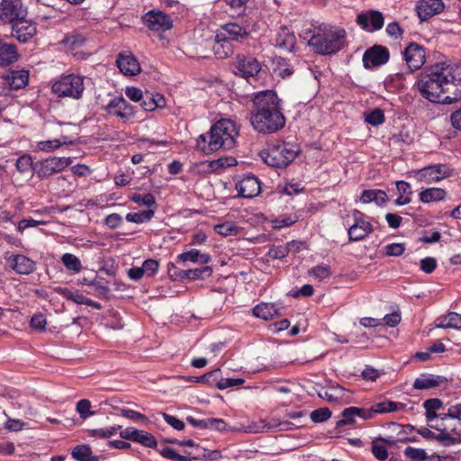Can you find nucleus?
Masks as SVG:
<instances>
[{
    "instance_id": "nucleus-60",
    "label": "nucleus",
    "mask_w": 461,
    "mask_h": 461,
    "mask_svg": "<svg viewBox=\"0 0 461 461\" xmlns=\"http://www.w3.org/2000/svg\"><path fill=\"white\" fill-rule=\"evenodd\" d=\"M162 416L165 421L175 429L183 430L185 429L184 421L180 420L176 416L167 414L166 412H164Z\"/></svg>"
},
{
    "instance_id": "nucleus-63",
    "label": "nucleus",
    "mask_w": 461,
    "mask_h": 461,
    "mask_svg": "<svg viewBox=\"0 0 461 461\" xmlns=\"http://www.w3.org/2000/svg\"><path fill=\"white\" fill-rule=\"evenodd\" d=\"M126 96L133 102H140L145 93L141 89L134 86L127 87L125 89Z\"/></svg>"
},
{
    "instance_id": "nucleus-30",
    "label": "nucleus",
    "mask_w": 461,
    "mask_h": 461,
    "mask_svg": "<svg viewBox=\"0 0 461 461\" xmlns=\"http://www.w3.org/2000/svg\"><path fill=\"white\" fill-rule=\"evenodd\" d=\"M406 408V404L401 402L386 400L373 404V411L375 414L391 413L402 411Z\"/></svg>"
},
{
    "instance_id": "nucleus-36",
    "label": "nucleus",
    "mask_w": 461,
    "mask_h": 461,
    "mask_svg": "<svg viewBox=\"0 0 461 461\" xmlns=\"http://www.w3.org/2000/svg\"><path fill=\"white\" fill-rule=\"evenodd\" d=\"M396 187L399 192V196L396 199L395 203L397 205L410 203L411 201V196L412 194L410 184L405 181H398L396 182Z\"/></svg>"
},
{
    "instance_id": "nucleus-21",
    "label": "nucleus",
    "mask_w": 461,
    "mask_h": 461,
    "mask_svg": "<svg viewBox=\"0 0 461 461\" xmlns=\"http://www.w3.org/2000/svg\"><path fill=\"white\" fill-rule=\"evenodd\" d=\"M357 22L363 29L372 32L383 27L384 16L379 11H371L369 14H358Z\"/></svg>"
},
{
    "instance_id": "nucleus-19",
    "label": "nucleus",
    "mask_w": 461,
    "mask_h": 461,
    "mask_svg": "<svg viewBox=\"0 0 461 461\" xmlns=\"http://www.w3.org/2000/svg\"><path fill=\"white\" fill-rule=\"evenodd\" d=\"M116 64L120 71L126 76H135L140 72V66L137 59L131 53H120Z\"/></svg>"
},
{
    "instance_id": "nucleus-37",
    "label": "nucleus",
    "mask_w": 461,
    "mask_h": 461,
    "mask_svg": "<svg viewBox=\"0 0 461 461\" xmlns=\"http://www.w3.org/2000/svg\"><path fill=\"white\" fill-rule=\"evenodd\" d=\"M431 429H434L439 431L438 434H435L434 439L440 442L445 447H449L457 443L456 438L452 437L446 429V428H442L440 425H429Z\"/></svg>"
},
{
    "instance_id": "nucleus-3",
    "label": "nucleus",
    "mask_w": 461,
    "mask_h": 461,
    "mask_svg": "<svg viewBox=\"0 0 461 461\" xmlns=\"http://www.w3.org/2000/svg\"><path fill=\"white\" fill-rule=\"evenodd\" d=\"M304 39L308 38V45L315 52L321 55H330L340 50L345 43L346 31L339 27H332L327 24L321 25L317 32L312 34L311 31L304 32Z\"/></svg>"
},
{
    "instance_id": "nucleus-56",
    "label": "nucleus",
    "mask_w": 461,
    "mask_h": 461,
    "mask_svg": "<svg viewBox=\"0 0 461 461\" xmlns=\"http://www.w3.org/2000/svg\"><path fill=\"white\" fill-rule=\"evenodd\" d=\"M267 420L260 419L258 421H251L246 426V432L261 433L267 431Z\"/></svg>"
},
{
    "instance_id": "nucleus-18",
    "label": "nucleus",
    "mask_w": 461,
    "mask_h": 461,
    "mask_svg": "<svg viewBox=\"0 0 461 461\" xmlns=\"http://www.w3.org/2000/svg\"><path fill=\"white\" fill-rule=\"evenodd\" d=\"M106 110L110 114L116 115L122 119H129L134 114L132 106L122 96L112 99Z\"/></svg>"
},
{
    "instance_id": "nucleus-62",
    "label": "nucleus",
    "mask_w": 461,
    "mask_h": 461,
    "mask_svg": "<svg viewBox=\"0 0 461 461\" xmlns=\"http://www.w3.org/2000/svg\"><path fill=\"white\" fill-rule=\"evenodd\" d=\"M85 41H86V39L84 36H82L80 34H72V35L66 37V39L64 40V42L67 45H68L69 47H71L72 49H76V48L82 46L83 43L85 42Z\"/></svg>"
},
{
    "instance_id": "nucleus-8",
    "label": "nucleus",
    "mask_w": 461,
    "mask_h": 461,
    "mask_svg": "<svg viewBox=\"0 0 461 461\" xmlns=\"http://www.w3.org/2000/svg\"><path fill=\"white\" fill-rule=\"evenodd\" d=\"M71 163V158L50 157L34 163L33 170L40 178H49L52 175L61 172Z\"/></svg>"
},
{
    "instance_id": "nucleus-51",
    "label": "nucleus",
    "mask_w": 461,
    "mask_h": 461,
    "mask_svg": "<svg viewBox=\"0 0 461 461\" xmlns=\"http://www.w3.org/2000/svg\"><path fill=\"white\" fill-rule=\"evenodd\" d=\"M309 275L321 281L331 275L330 267L329 266H316L309 270Z\"/></svg>"
},
{
    "instance_id": "nucleus-28",
    "label": "nucleus",
    "mask_w": 461,
    "mask_h": 461,
    "mask_svg": "<svg viewBox=\"0 0 461 461\" xmlns=\"http://www.w3.org/2000/svg\"><path fill=\"white\" fill-rule=\"evenodd\" d=\"M447 381V378L445 376H419L413 383V388L417 390H429L436 388Z\"/></svg>"
},
{
    "instance_id": "nucleus-17",
    "label": "nucleus",
    "mask_w": 461,
    "mask_h": 461,
    "mask_svg": "<svg viewBox=\"0 0 461 461\" xmlns=\"http://www.w3.org/2000/svg\"><path fill=\"white\" fill-rule=\"evenodd\" d=\"M239 195L243 198H253L260 193L259 180L254 176H244L237 185Z\"/></svg>"
},
{
    "instance_id": "nucleus-13",
    "label": "nucleus",
    "mask_w": 461,
    "mask_h": 461,
    "mask_svg": "<svg viewBox=\"0 0 461 461\" xmlns=\"http://www.w3.org/2000/svg\"><path fill=\"white\" fill-rule=\"evenodd\" d=\"M143 22L151 31L165 32L172 28V19L169 15L158 10H151L143 16Z\"/></svg>"
},
{
    "instance_id": "nucleus-34",
    "label": "nucleus",
    "mask_w": 461,
    "mask_h": 461,
    "mask_svg": "<svg viewBox=\"0 0 461 461\" xmlns=\"http://www.w3.org/2000/svg\"><path fill=\"white\" fill-rule=\"evenodd\" d=\"M293 246H296V250H300L302 243L298 242L296 240H293V241L288 242L285 246H282V245L275 246V245H273L269 249V250L267 252V256L270 257L273 259H282V258H285L288 255V253L291 251V249H293Z\"/></svg>"
},
{
    "instance_id": "nucleus-15",
    "label": "nucleus",
    "mask_w": 461,
    "mask_h": 461,
    "mask_svg": "<svg viewBox=\"0 0 461 461\" xmlns=\"http://www.w3.org/2000/svg\"><path fill=\"white\" fill-rule=\"evenodd\" d=\"M12 35L21 42H27L37 32L36 24L26 18L12 23Z\"/></svg>"
},
{
    "instance_id": "nucleus-46",
    "label": "nucleus",
    "mask_w": 461,
    "mask_h": 461,
    "mask_svg": "<svg viewBox=\"0 0 461 461\" xmlns=\"http://www.w3.org/2000/svg\"><path fill=\"white\" fill-rule=\"evenodd\" d=\"M91 286L94 288L95 293L98 297L109 299L110 288L106 284L103 283L97 276L92 280Z\"/></svg>"
},
{
    "instance_id": "nucleus-59",
    "label": "nucleus",
    "mask_w": 461,
    "mask_h": 461,
    "mask_svg": "<svg viewBox=\"0 0 461 461\" xmlns=\"http://www.w3.org/2000/svg\"><path fill=\"white\" fill-rule=\"evenodd\" d=\"M62 146L60 140H43L38 142V149L42 151H52Z\"/></svg>"
},
{
    "instance_id": "nucleus-38",
    "label": "nucleus",
    "mask_w": 461,
    "mask_h": 461,
    "mask_svg": "<svg viewBox=\"0 0 461 461\" xmlns=\"http://www.w3.org/2000/svg\"><path fill=\"white\" fill-rule=\"evenodd\" d=\"M60 260L68 270L78 273L82 269L81 261L73 254L65 253L62 255Z\"/></svg>"
},
{
    "instance_id": "nucleus-33",
    "label": "nucleus",
    "mask_w": 461,
    "mask_h": 461,
    "mask_svg": "<svg viewBox=\"0 0 461 461\" xmlns=\"http://www.w3.org/2000/svg\"><path fill=\"white\" fill-rule=\"evenodd\" d=\"M29 73L27 70L12 71L7 77L6 81L11 89L18 90L28 84Z\"/></svg>"
},
{
    "instance_id": "nucleus-20",
    "label": "nucleus",
    "mask_w": 461,
    "mask_h": 461,
    "mask_svg": "<svg viewBox=\"0 0 461 461\" xmlns=\"http://www.w3.org/2000/svg\"><path fill=\"white\" fill-rule=\"evenodd\" d=\"M9 267L17 274L29 275L35 270V263L24 255H14L7 258Z\"/></svg>"
},
{
    "instance_id": "nucleus-22",
    "label": "nucleus",
    "mask_w": 461,
    "mask_h": 461,
    "mask_svg": "<svg viewBox=\"0 0 461 461\" xmlns=\"http://www.w3.org/2000/svg\"><path fill=\"white\" fill-rule=\"evenodd\" d=\"M221 29L222 32L221 33H223L222 37L225 36L228 41H242L249 36V32L247 28L236 23L224 24Z\"/></svg>"
},
{
    "instance_id": "nucleus-43",
    "label": "nucleus",
    "mask_w": 461,
    "mask_h": 461,
    "mask_svg": "<svg viewBox=\"0 0 461 461\" xmlns=\"http://www.w3.org/2000/svg\"><path fill=\"white\" fill-rule=\"evenodd\" d=\"M154 216L153 210H147L141 212H129L126 214V220L130 222L143 223L149 221Z\"/></svg>"
},
{
    "instance_id": "nucleus-45",
    "label": "nucleus",
    "mask_w": 461,
    "mask_h": 461,
    "mask_svg": "<svg viewBox=\"0 0 461 461\" xmlns=\"http://www.w3.org/2000/svg\"><path fill=\"white\" fill-rule=\"evenodd\" d=\"M404 456L413 461H424L428 459L427 452L422 448L407 447L403 451Z\"/></svg>"
},
{
    "instance_id": "nucleus-54",
    "label": "nucleus",
    "mask_w": 461,
    "mask_h": 461,
    "mask_svg": "<svg viewBox=\"0 0 461 461\" xmlns=\"http://www.w3.org/2000/svg\"><path fill=\"white\" fill-rule=\"evenodd\" d=\"M90 408L91 402L87 399H82L77 403V411L83 419H86L94 414V412L90 411Z\"/></svg>"
},
{
    "instance_id": "nucleus-61",
    "label": "nucleus",
    "mask_w": 461,
    "mask_h": 461,
    "mask_svg": "<svg viewBox=\"0 0 461 461\" xmlns=\"http://www.w3.org/2000/svg\"><path fill=\"white\" fill-rule=\"evenodd\" d=\"M437 267V260L434 258L428 257L420 260V269L427 273H432Z\"/></svg>"
},
{
    "instance_id": "nucleus-4",
    "label": "nucleus",
    "mask_w": 461,
    "mask_h": 461,
    "mask_svg": "<svg viewBox=\"0 0 461 461\" xmlns=\"http://www.w3.org/2000/svg\"><path fill=\"white\" fill-rule=\"evenodd\" d=\"M298 149L295 145L284 141L271 143L260 154L262 159L270 167H285L297 156Z\"/></svg>"
},
{
    "instance_id": "nucleus-14",
    "label": "nucleus",
    "mask_w": 461,
    "mask_h": 461,
    "mask_svg": "<svg viewBox=\"0 0 461 461\" xmlns=\"http://www.w3.org/2000/svg\"><path fill=\"white\" fill-rule=\"evenodd\" d=\"M389 51L385 47L375 45L367 49L363 55V64L366 68L379 67L389 60Z\"/></svg>"
},
{
    "instance_id": "nucleus-52",
    "label": "nucleus",
    "mask_w": 461,
    "mask_h": 461,
    "mask_svg": "<svg viewBox=\"0 0 461 461\" xmlns=\"http://www.w3.org/2000/svg\"><path fill=\"white\" fill-rule=\"evenodd\" d=\"M17 170L21 173H25L31 168L33 169L34 164L32 163V157L29 155H23L18 158L15 163Z\"/></svg>"
},
{
    "instance_id": "nucleus-40",
    "label": "nucleus",
    "mask_w": 461,
    "mask_h": 461,
    "mask_svg": "<svg viewBox=\"0 0 461 461\" xmlns=\"http://www.w3.org/2000/svg\"><path fill=\"white\" fill-rule=\"evenodd\" d=\"M134 442L151 448L156 447L158 445L157 439L152 434L140 429H138V436H136Z\"/></svg>"
},
{
    "instance_id": "nucleus-49",
    "label": "nucleus",
    "mask_w": 461,
    "mask_h": 461,
    "mask_svg": "<svg viewBox=\"0 0 461 461\" xmlns=\"http://www.w3.org/2000/svg\"><path fill=\"white\" fill-rule=\"evenodd\" d=\"M55 291L61 294L64 298L69 300V301H72L77 304H83L84 303V301H85V296L82 295V294H75L73 293L72 291H70L69 289L68 288H62V287H58L55 289Z\"/></svg>"
},
{
    "instance_id": "nucleus-39",
    "label": "nucleus",
    "mask_w": 461,
    "mask_h": 461,
    "mask_svg": "<svg viewBox=\"0 0 461 461\" xmlns=\"http://www.w3.org/2000/svg\"><path fill=\"white\" fill-rule=\"evenodd\" d=\"M342 390L343 388L339 385L332 388L321 387L318 392V395L328 402H335L342 396Z\"/></svg>"
},
{
    "instance_id": "nucleus-11",
    "label": "nucleus",
    "mask_w": 461,
    "mask_h": 461,
    "mask_svg": "<svg viewBox=\"0 0 461 461\" xmlns=\"http://www.w3.org/2000/svg\"><path fill=\"white\" fill-rule=\"evenodd\" d=\"M404 60L410 71H416L420 69L426 61L425 49L416 43L411 42L403 51Z\"/></svg>"
},
{
    "instance_id": "nucleus-24",
    "label": "nucleus",
    "mask_w": 461,
    "mask_h": 461,
    "mask_svg": "<svg viewBox=\"0 0 461 461\" xmlns=\"http://www.w3.org/2000/svg\"><path fill=\"white\" fill-rule=\"evenodd\" d=\"M281 310L282 307H279L275 303H262L254 307L253 314L258 318H261L265 321H267L276 316H280Z\"/></svg>"
},
{
    "instance_id": "nucleus-25",
    "label": "nucleus",
    "mask_w": 461,
    "mask_h": 461,
    "mask_svg": "<svg viewBox=\"0 0 461 461\" xmlns=\"http://www.w3.org/2000/svg\"><path fill=\"white\" fill-rule=\"evenodd\" d=\"M140 103L141 108L147 112H151L157 108H162L166 105V100L162 95H154L148 91L145 92V95Z\"/></svg>"
},
{
    "instance_id": "nucleus-32",
    "label": "nucleus",
    "mask_w": 461,
    "mask_h": 461,
    "mask_svg": "<svg viewBox=\"0 0 461 461\" xmlns=\"http://www.w3.org/2000/svg\"><path fill=\"white\" fill-rule=\"evenodd\" d=\"M222 35L223 33L216 35V42L213 45L214 53L219 59H225L233 53L231 43Z\"/></svg>"
},
{
    "instance_id": "nucleus-7",
    "label": "nucleus",
    "mask_w": 461,
    "mask_h": 461,
    "mask_svg": "<svg viewBox=\"0 0 461 461\" xmlns=\"http://www.w3.org/2000/svg\"><path fill=\"white\" fill-rule=\"evenodd\" d=\"M233 73L236 76L249 80L259 77L262 71L261 63L253 56L238 54L232 62Z\"/></svg>"
},
{
    "instance_id": "nucleus-41",
    "label": "nucleus",
    "mask_w": 461,
    "mask_h": 461,
    "mask_svg": "<svg viewBox=\"0 0 461 461\" xmlns=\"http://www.w3.org/2000/svg\"><path fill=\"white\" fill-rule=\"evenodd\" d=\"M211 143V131L206 134H201L196 140V148L203 154H211L217 150V149L210 148Z\"/></svg>"
},
{
    "instance_id": "nucleus-55",
    "label": "nucleus",
    "mask_w": 461,
    "mask_h": 461,
    "mask_svg": "<svg viewBox=\"0 0 461 461\" xmlns=\"http://www.w3.org/2000/svg\"><path fill=\"white\" fill-rule=\"evenodd\" d=\"M384 250L388 257H399L403 254L405 247L402 243H391L386 245Z\"/></svg>"
},
{
    "instance_id": "nucleus-27",
    "label": "nucleus",
    "mask_w": 461,
    "mask_h": 461,
    "mask_svg": "<svg viewBox=\"0 0 461 461\" xmlns=\"http://www.w3.org/2000/svg\"><path fill=\"white\" fill-rule=\"evenodd\" d=\"M276 43L282 49L292 50L295 45V37L288 27L282 26L276 34Z\"/></svg>"
},
{
    "instance_id": "nucleus-12",
    "label": "nucleus",
    "mask_w": 461,
    "mask_h": 461,
    "mask_svg": "<svg viewBox=\"0 0 461 461\" xmlns=\"http://www.w3.org/2000/svg\"><path fill=\"white\" fill-rule=\"evenodd\" d=\"M449 176V169L442 164L429 166L415 172V178L427 184L438 182Z\"/></svg>"
},
{
    "instance_id": "nucleus-53",
    "label": "nucleus",
    "mask_w": 461,
    "mask_h": 461,
    "mask_svg": "<svg viewBox=\"0 0 461 461\" xmlns=\"http://www.w3.org/2000/svg\"><path fill=\"white\" fill-rule=\"evenodd\" d=\"M372 454L380 461H384L388 457L386 447L383 444H379L377 440L372 442Z\"/></svg>"
},
{
    "instance_id": "nucleus-26",
    "label": "nucleus",
    "mask_w": 461,
    "mask_h": 461,
    "mask_svg": "<svg viewBox=\"0 0 461 461\" xmlns=\"http://www.w3.org/2000/svg\"><path fill=\"white\" fill-rule=\"evenodd\" d=\"M71 456L76 461H99L101 457L94 455L92 448L86 444H79L74 447L71 450Z\"/></svg>"
},
{
    "instance_id": "nucleus-6",
    "label": "nucleus",
    "mask_w": 461,
    "mask_h": 461,
    "mask_svg": "<svg viewBox=\"0 0 461 461\" xmlns=\"http://www.w3.org/2000/svg\"><path fill=\"white\" fill-rule=\"evenodd\" d=\"M84 90V77L75 74L63 76L52 85V92L59 97L79 99Z\"/></svg>"
},
{
    "instance_id": "nucleus-44",
    "label": "nucleus",
    "mask_w": 461,
    "mask_h": 461,
    "mask_svg": "<svg viewBox=\"0 0 461 461\" xmlns=\"http://www.w3.org/2000/svg\"><path fill=\"white\" fill-rule=\"evenodd\" d=\"M371 231L372 230L366 229L364 227H361L360 225H351L348 230L349 240L351 241L361 240L364 238H366Z\"/></svg>"
},
{
    "instance_id": "nucleus-16",
    "label": "nucleus",
    "mask_w": 461,
    "mask_h": 461,
    "mask_svg": "<svg viewBox=\"0 0 461 461\" xmlns=\"http://www.w3.org/2000/svg\"><path fill=\"white\" fill-rule=\"evenodd\" d=\"M444 7L442 0H420L416 5V11L420 21L424 22L440 14Z\"/></svg>"
},
{
    "instance_id": "nucleus-1",
    "label": "nucleus",
    "mask_w": 461,
    "mask_h": 461,
    "mask_svg": "<svg viewBox=\"0 0 461 461\" xmlns=\"http://www.w3.org/2000/svg\"><path fill=\"white\" fill-rule=\"evenodd\" d=\"M417 88L432 103H455L461 99V67L435 64L420 74Z\"/></svg>"
},
{
    "instance_id": "nucleus-48",
    "label": "nucleus",
    "mask_w": 461,
    "mask_h": 461,
    "mask_svg": "<svg viewBox=\"0 0 461 461\" xmlns=\"http://www.w3.org/2000/svg\"><path fill=\"white\" fill-rule=\"evenodd\" d=\"M365 121L373 126L380 125L384 122V112L379 108L374 109L366 115Z\"/></svg>"
},
{
    "instance_id": "nucleus-47",
    "label": "nucleus",
    "mask_w": 461,
    "mask_h": 461,
    "mask_svg": "<svg viewBox=\"0 0 461 461\" xmlns=\"http://www.w3.org/2000/svg\"><path fill=\"white\" fill-rule=\"evenodd\" d=\"M348 414H356V417L362 418L363 420H370L375 415L373 411V405L370 408H358V407H348L347 408Z\"/></svg>"
},
{
    "instance_id": "nucleus-10",
    "label": "nucleus",
    "mask_w": 461,
    "mask_h": 461,
    "mask_svg": "<svg viewBox=\"0 0 461 461\" xmlns=\"http://www.w3.org/2000/svg\"><path fill=\"white\" fill-rule=\"evenodd\" d=\"M185 381L189 383H196L201 384H215L220 390H224L228 387H233L244 384L245 380L242 378H230V377H221L219 376H180Z\"/></svg>"
},
{
    "instance_id": "nucleus-42",
    "label": "nucleus",
    "mask_w": 461,
    "mask_h": 461,
    "mask_svg": "<svg viewBox=\"0 0 461 461\" xmlns=\"http://www.w3.org/2000/svg\"><path fill=\"white\" fill-rule=\"evenodd\" d=\"M214 230L223 236H231V235H237L239 233L240 228L234 224L233 222H223L221 224H217L214 226Z\"/></svg>"
},
{
    "instance_id": "nucleus-35",
    "label": "nucleus",
    "mask_w": 461,
    "mask_h": 461,
    "mask_svg": "<svg viewBox=\"0 0 461 461\" xmlns=\"http://www.w3.org/2000/svg\"><path fill=\"white\" fill-rule=\"evenodd\" d=\"M419 196L420 202L429 203L443 200L446 197V191L442 188L432 187L422 190Z\"/></svg>"
},
{
    "instance_id": "nucleus-58",
    "label": "nucleus",
    "mask_w": 461,
    "mask_h": 461,
    "mask_svg": "<svg viewBox=\"0 0 461 461\" xmlns=\"http://www.w3.org/2000/svg\"><path fill=\"white\" fill-rule=\"evenodd\" d=\"M158 267V261L152 258L145 260L142 264V268L148 276H153L157 273Z\"/></svg>"
},
{
    "instance_id": "nucleus-50",
    "label": "nucleus",
    "mask_w": 461,
    "mask_h": 461,
    "mask_svg": "<svg viewBox=\"0 0 461 461\" xmlns=\"http://www.w3.org/2000/svg\"><path fill=\"white\" fill-rule=\"evenodd\" d=\"M331 416L329 408H319L312 411L310 414L311 420L315 423L324 422Z\"/></svg>"
},
{
    "instance_id": "nucleus-57",
    "label": "nucleus",
    "mask_w": 461,
    "mask_h": 461,
    "mask_svg": "<svg viewBox=\"0 0 461 461\" xmlns=\"http://www.w3.org/2000/svg\"><path fill=\"white\" fill-rule=\"evenodd\" d=\"M131 201L137 203L144 204L149 207L156 203L155 198L151 194H145L144 195H141L140 194H134L131 196Z\"/></svg>"
},
{
    "instance_id": "nucleus-31",
    "label": "nucleus",
    "mask_w": 461,
    "mask_h": 461,
    "mask_svg": "<svg viewBox=\"0 0 461 461\" xmlns=\"http://www.w3.org/2000/svg\"><path fill=\"white\" fill-rule=\"evenodd\" d=\"M212 274V268L205 266L195 269L180 270L176 276L180 279L198 280L209 277Z\"/></svg>"
},
{
    "instance_id": "nucleus-29",
    "label": "nucleus",
    "mask_w": 461,
    "mask_h": 461,
    "mask_svg": "<svg viewBox=\"0 0 461 461\" xmlns=\"http://www.w3.org/2000/svg\"><path fill=\"white\" fill-rule=\"evenodd\" d=\"M211 256L207 253H202L198 249H191L186 252H183L177 256V262L191 261L198 264H207L211 261Z\"/></svg>"
},
{
    "instance_id": "nucleus-9",
    "label": "nucleus",
    "mask_w": 461,
    "mask_h": 461,
    "mask_svg": "<svg viewBox=\"0 0 461 461\" xmlns=\"http://www.w3.org/2000/svg\"><path fill=\"white\" fill-rule=\"evenodd\" d=\"M27 9L22 0H2L0 4V20L4 23H13L26 18Z\"/></svg>"
},
{
    "instance_id": "nucleus-2",
    "label": "nucleus",
    "mask_w": 461,
    "mask_h": 461,
    "mask_svg": "<svg viewBox=\"0 0 461 461\" xmlns=\"http://www.w3.org/2000/svg\"><path fill=\"white\" fill-rule=\"evenodd\" d=\"M253 106L250 122L258 133L272 134L285 127V117L281 112L280 100L275 91L258 92L253 98Z\"/></svg>"
},
{
    "instance_id": "nucleus-64",
    "label": "nucleus",
    "mask_w": 461,
    "mask_h": 461,
    "mask_svg": "<svg viewBox=\"0 0 461 461\" xmlns=\"http://www.w3.org/2000/svg\"><path fill=\"white\" fill-rule=\"evenodd\" d=\"M47 324L46 318L43 314L39 313L35 314L31 319V326L32 328L38 330H44Z\"/></svg>"
},
{
    "instance_id": "nucleus-23",
    "label": "nucleus",
    "mask_w": 461,
    "mask_h": 461,
    "mask_svg": "<svg viewBox=\"0 0 461 461\" xmlns=\"http://www.w3.org/2000/svg\"><path fill=\"white\" fill-rule=\"evenodd\" d=\"M19 58L16 46L0 39V66L14 64Z\"/></svg>"
},
{
    "instance_id": "nucleus-5",
    "label": "nucleus",
    "mask_w": 461,
    "mask_h": 461,
    "mask_svg": "<svg viewBox=\"0 0 461 461\" xmlns=\"http://www.w3.org/2000/svg\"><path fill=\"white\" fill-rule=\"evenodd\" d=\"M210 148L231 149L236 144L238 130L234 122L229 119H221L211 127Z\"/></svg>"
}]
</instances>
